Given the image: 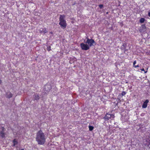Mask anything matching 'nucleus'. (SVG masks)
I'll return each instance as SVG.
<instances>
[{"label":"nucleus","mask_w":150,"mask_h":150,"mask_svg":"<svg viewBox=\"0 0 150 150\" xmlns=\"http://www.w3.org/2000/svg\"><path fill=\"white\" fill-rule=\"evenodd\" d=\"M120 95L118 96L119 97H120Z\"/></svg>","instance_id":"obj_26"},{"label":"nucleus","mask_w":150,"mask_h":150,"mask_svg":"<svg viewBox=\"0 0 150 150\" xmlns=\"http://www.w3.org/2000/svg\"><path fill=\"white\" fill-rule=\"evenodd\" d=\"M47 30H46V28H45L44 29L43 31V33H43L44 34H45V33H47Z\"/></svg>","instance_id":"obj_15"},{"label":"nucleus","mask_w":150,"mask_h":150,"mask_svg":"<svg viewBox=\"0 0 150 150\" xmlns=\"http://www.w3.org/2000/svg\"><path fill=\"white\" fill-rule=\"evenodd\" d=\"M145 21V19L144 18H141L139 22L141 23H143Z\"/></svg>","instance_id":"obj_11"},{"label":"nucleus","mask_w":150,"mask_h":150,"mask_svg":"<svg viewBox=\"0 0 150 150\" xmlns=\"http://www.w3.org/2000/svg\"><path fill=\"white\" fill-rule=\"evenodd\" d=\"M89 130L90 131L92 130L93 129V127L91 126H89Z\"/></svg>","instance_id":"obj_12"},{"label":"nucleus","mask_w":150,"mask_h":150,"mask_svg":"<svg viewBox=\"0 0 150 150\" xmlns=\"http://www.w3.org/2000/svg\"><path fill=\"white\" fill-rule=\"evenodd\" d=\"M80 46L82 50H87L90 48L89 46L87 44L82 43L80 44Z\"/></svg>","instance_id":"obj_3"},{"label":"nucleus","mask_w":150,"mask_h":150,"mask_svg":"<svg viewBox=\"0 0 150 150\" xmlns=\"http://www.w3.org/2000/svg\"><path fill=\"white\" fill-rule=\"evenodd\" d=\"M86 43L88 44L89 47H91L93 45V44L95 43V42L94 40L91 39H90L88 38H87V40L86 42Z\"/></svg>","instance_id":"obj_5"},{"label":"nucleus","mask_w":150,"mask_h":150,"mask_svg":"<svg viewBox=\"0 0 150 150\" xmlns=\"http://www.w3.org/2000/svg\"><path fill=\"white\" fill-rule=\"evenodd\" d=\"M148 15L150 17V11H149L148 13Z\"/></svg>","instance_id":"obj_22"},{"label":"nucleus","mask_w":150,"mask_h":150,"mask_svg":"<svg viewBox=\"0 0 150 150\" xmlns=\"http://www.w3.org/2000/svg\"><path fill=\"white\" fill-rule=\"evenodd\" d=\"M107 14H108V12H107V13H106Z\"/></svg>","instance_id":"obj_27"},{"label":"nucleus","mask_w":150,"mask_h":150,"mask_svg":"<svg viewBox=\"0 0 150 150\" xmlns=\"http://www.w3.org/2000/svg\"><path fill=\"white\" fill-rule=\"evenodd\" d=\"M141 70L142 71H144V73H146V72H147V71H145V70H144V68H142V69H141Z\"/></svg>","instance_id":"obj_20"},{"label":"nucleus","mask_w":150,"mask_h":150,"mask_svg":"<svg viewBox=\"0 0 150 150\" xmlns=\"http://www.w3.org/2000/svg\"><path fill=\"white\" fill-rule=\"evenodd\" d=\"M1 83V80L0 79V84Z\"/></svg>","instance_id":"obj_24"},{"label":"nucleus","mask_w":150,"mask_h":150,"mask_svg":"<svg viewBox=\"0 0 150 150\" xmlns=\"http://www.w3.org/2000/svg\"><path fill=\"white\" fill-rule=\"evenodd\" d=\"M22 150H23V149H22Z\"/></svg>","instance_id":"obj_28"},{"label":"nucleus","mask_w":150,"mask_h":150,"mask_svg":"<svg viewBox=\"0 0 150 150\" xmlns=\"http://www.w3.org/2000/svg\"><path fill=\"white\" fill-rule=\"evenodd\" d=\"M36 140L39 144L43 145L45 143L46 141L45 135L41 130H39L37 132Z\"/></svg>","instance_id":"obj_1"},{"label":"nucleus","mask_w":150,"mask_h":150,"mask_svg":"<svg viewBox=\"0 0 150 150\" xmlns=\"http://www.w3.org/2000/svg\"><path fill=\"white\" fill-rule=\"evenodd\" d=\"M45 88L47 91H48L51 88V87L50 85L47 84L45 85Z\"/></svg>","instance_id":"obj_8"},{"label":"nucleus","mask_w":150,"mask_h":150,"mask_svg":"<svg viewBox=\"0 0 150 150\" xmlns=\"http://www.w3.org/2000/svg\"><path fill=\"white\" fill-rule=\"evenodd\" d=\"M149 101L148 100H146L143 103L142 105V108H146L147 106V104Z\"/></svg>","instance_id":"obj_7"},{"label":"nucleus","mask_w":150,"mask_h":150,"mask_svg":"<svg viewBox=\"0 0 150 150\" xmlns=\"http://www.w3.org/2000/svg\"><path fill=\"white\" fill-rule=\"evenodd\" d=\"M114 115L113 114L107 113L105 116L103 117V119L105 120H108L110 119L114 118Z\"/></svg>","instance_id":"obj_4"},{"label":"nucleus","mask_w":150,"mask_h":150,"mask_svg":"<svg viewBox=\"0 0 150 150\" xmlns=\"http://www.w3.org/2000/svg\"><path fill=\"white\" fill-rule=\"evenodd\" d=\"M139 67V64H138L137 65H135V66H134V67H135V68H137V67Z\"/></svg>","instance_id":"obj_21"},{"label":"nucleus","mask_w":150,"mask_h":150,"mask_svg":"<svg viewBox=\"0 0 150 150\" xmlns=\"http://www.w3.org/2000/svg\"><path fill=\"white\" fill-rule=\"evenodd\" d=\"M65 17L64 15H60L59 18V24L61 27L63 29L65 28L67 25L66 21L64 19Z\"/></svg>","instance_id":"obj_2"},{"label":"nucleus","mask_w":150,"mask_h":150,"mask_svg":"<svg viewBox=\"0 0 150 150\" xmlns=\"http://www.w3.org/2000/svg\"><path fill=\"white\" fill-rule=\"evenodd\" d=\"M4 125L3 124H1L0 125V131L1 130L0 132V135L2 137H4L5 136V134L4 133Z\"/></svg>","instance_id":"obj_6"},{"label":"nucleus","mask_w":150,"mask_h":150,"mask_svg":"<svg viewBox=\"0 0 150 150\" xmlns=\"http://www.w3.org/2000/svg\"><path fill=\"white\" fill-rule=\"evenodd\" d=\"M13 144H14V146H15L16 144L17 143V141L15 139H14L13 140Z\"/></svg>","instance_id":"obj_17"},{"label":"nucleus","mask_w":150,"mask_h":150,"mask_svg":"<svg viewBox=\"0 0 150 150\" xmlns=\"http://www.w3.org/2000/svg\"><path fill=\"white\" fill-rule=\"evenodd\" d=\"M122 46H123L124 47H125V45L124 44H123L122 45Z\"/></svg>","instance_id":"obj_23"},{"label":"nucleus","mask_w":150,"mask_h":150,"mask_svg":"<svg viewBox=\"0 0 150 150\" xmlns=\"http://www.w3.org/2000/svg\"><path fill=\"white\" fill-rule=\"evenodd\" d=\"M99 7L100 8H102L103 7V5L102 4H100L99 5Z\"/></svg>","instance_id":"obj_19"},{"label":"nucleus","mask_w":150,"mask_h":150,"mask_svg":"<svg viewBox=\"0 0 150 150\" xmlns=\"http://www.w3.org/2000/svg\"><path fill=\"white\" fill-rule=\"evenodd\" d=\"M136 61H134V62L133 63V67H134V66H135V64H136Z\"/></svg>","instance_id":"obj_18"},{"label":"nucleus","mask_w":150,"mask_h":150,"mask_svg":"<svg viewBox=\"0 0 150 150\" xmlns=\"http://www.w3.org/2000/svg\"><path fill=\"white\" fill-rule=\"evenodd\" d=\"M47 50L48 51H50L51 50V47H50V46H49V45H48V46H47Z\"/></svg>","instance_id":"obj_16"},{"label":"nucleus","mask_w":150,"mask_h":150,"mask_svg":"<svg viewBox=\"0 0 150 150\" xmlns=\"http://www.w3.org/2000/svg\"><path fill=\"white\" fill-rule=\"evenodd\" d=\"M50 33L52 34V32H50Z\"/></svg>","instance_id":"obj_25"},{"label":"nucleus","mask_w":150,"mask_h":150,"mask_svg":"<svg viewBox=\"0 0 150 150\" xmlns=\"http://www.w3.org/2000/svg\"><path fill=\"white\" fill-rule=\"evenodd\" d=\"M33 98H34V100H38L40 98V97L37 94H35L33 96Z\"/></svg>","instance_id":"obj_9"},{"label":"nucleus","mask_w":150,"mask_h":150,"mask_svg":"<svg viewBox=\"0 0 150 150\" xmlns=\"http://www.w3.org/2000/svg\"><path fill=\"white\" fill-rule=\"evenodd\" d=\"M126 93L124 91H122V93H121V95L122 96V97L125 95L126 94Z\"/></svg>","instance_id":"obj_13"},{"label":"nucleus","mask_w":150,"mask_h":150,"mask_svg":"<svg viewBox=\"0 0 150 150\" xmlns=\"http://www.w3.org/2000/svg\"><path fill=\"white\" fill-rule=\"evenodd\" d=\"M44 28H41L40 30V32L41 33H42Z\"/></svg>","instance_id":"obj_14"},{"label":"nucleus","mask_w":150,"mask_h":150,"mask_svg":"<svg viewBox=\"0 0 150 150\" xmlns=\"http://www.w3.org/2000/svg\"><path fill=\"white\" fill-rule=\"evenodd\" d=\"M6 96L8 98H10L12 97V94L10 92H8L6 94Z\"/></svg>","instance_id":"obj_10"}]
</instances>
